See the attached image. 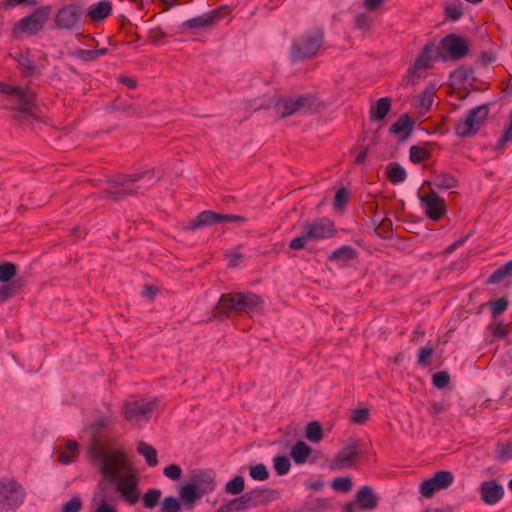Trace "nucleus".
I'll return each mask as SVG.
<instances>
[{
	"instance_id": "34",
	"label": "nucleus",
	"mask_w": 512,
	"mask_h": 512,
	"mask_svg": "<svg viewBox=\"0 0 512 512\" xmlns=\"http://www.w3.org/2000/svg\"><path fill=\"white\" fill-rule=\"evenodd\" d=\"M512 273V260L507 262L504 266L497 269L495 272H493L488 280L487 283L489 284H497L502 282L507 276H509Z\"/></svg>"
},
{
	"instance_id": "15",
	"label": "nucleus",
	"mask_w": 512,
	"mask_h": 512,
	"mask_svg": "<svg viewBox=\"0 0 512 512\" xmlns=\"http://www.w3.org/2000/svg\"><path fill=\"white\" fill-rule=\"evenodd\" d=\"M420 202L427 217L438 221L446 214V202L435 191L431 190L420 196Z\"/></svg>"
},
{
	"instance_id": "5",
	"label": "nucleus",
	"mask_w": 512,
	"mask_h": 512,
	"mask_svg": "<svg viewBox=\"0 0 512 512\" xmlns=\"http://www.w3.org/2000/svg\"><path fill=\"white\" fill-rule=\"evenodd\" d=\"M158 405V398L128 401L122 405L121 413L126 421L134 425H140L152 417Z\"/></svg>"
},
{
	"instance_id": "50",
	"label": "nucleus",
	"mask_w": 512,
	"mask_h": 512,
	"mask_svg": "<svg viewBox=\"0 0 512 512\" xmlns=\"http://www.w3.org/2000/svg\"><path fill=\"white\" fill-rule=\"evenodd\" d=\"M81 507V499L79 497H73L67 502L63 503L61 512H79Z\"/></svg>"
},
{
	"instance_id": "23",
	"label": "nucleus",
	"mask_w": 512,
	"mask_h": 512,
	"mask_svg": "<svg viewBox=\"0 0 512 512\" xmlns=\"http://www.w3.org/2000/svg\"><path fill=\"white\" fill-rule=\"evenodd\" d=\"M191 483L197 486V489L203 495L212 492L215 489V481L213 473L210 471L198 470L194 471L191 476Z\"/></svg>"
},
{
	"instance_id": "11",
	"label": "nucleus",
	"mask_w": 512,
	"mask_h": 512,
	"mask_svg": "<svg viewBox=\"0 0 512 512\" xmlns=\"http://www.w3.org/2000/svg\"><path fill=\"white\" fill-rule=\"evenodd\" d=\"M246 218L239 215L231 214H220L210 210L199 213L188 225L187 229L195 230L203 226H209L216 223H230L234 222L237 224L245 223Z\"/></svg>"
},
{
	"instance_id": "13",
	"label": "nucleus",
	"mask_w": 512,
	"mask_h": 512,
	"mask_svg": "<svg viewBox=\"0 0 512 512\" xmlns=\"http://www.w3.org/2000/svg\"><path fill=\"white\" fill-rule=\"evenodd\" d=\"M49 14V6L38 8L32 14L22 18L19 21L17 28L27 35H35L42 30L49 18Z\"/></svg>"
},
{
	"instance_id": "35",
	"label": "nucleus",
	"mask_w": 512,
	"mask_h": 512,
	"mask_svg": "<svg viewBox=\"0 0 512 512\" xmlns=\"http://www.w3.org/2000/svg\"><path fill=\"white\" fill-rule=\"evenodd\" d=\"M431 47L426 45L419 55L416 57L414 65L416 68L421 70H426L431 67L432 57H431Z\"/></svg>"
},
{
	"instance_id": "25",
	"label": "nucleus",
	"mask_w": 512,
	"mask_h": 512,
	"mask_svg": "<svg viewBox=\"0 0 512 512\" xmlns=\"http://www.w3.org/2000/svg\"><path fill=\"white\" fill-rule=\"evenodd\" d=\"M390 133L400 135L401 140H407L413 131V121L408 114H402L389 129Z\"/></svg>"
},
{
	"instance_id": "21",
	"label": "nucleus",
	"mask_w": 512,
	"mask_h": 512,
	"mask_svg": "<svg viewBox=\"0 0 512 512\" xmlns=\"http://www.w3.org/2000/svg\"><path fill=\"white\" fill-rule=\"evenodd\" d=\"M504 495L502 485L494 480L484 481L480 486V496L487 505H494L501 500Z\"/></svg>"
},
{
	"instance_id": "64",
	"label": "nucleus",
	"mask_w": 512,
	"mask_h": 512,
	"mask_svg": "<svg viewBox=\"0 0 512 512\" xmlns=\"http://www.w3.org/2000/svg\"><path fill=\"white\" fill-rule=\"evenodd\" d=\"M65 446L71 453H76L79 444L75 440H67Z\"/></svg>"
},
{
	"instance_id": "7",
	"label": "nucleus",
	"mask_w": 512,
	"mask_h": 512,
	"mask_svg": "<svg viewBox=\"0 0 512 512\" xmlns=\"http://www.w3.org/2000/svg\"><path fill=\"white\" fill-rule=\"evenodd\" d=\"M145 177H149V182L152 185L156 182L157 179H154V171H145V172H137L131 175L127 174H119L114 178L109 180L111 188L107 190V196L109 198L118 200L127 195L136 194L137 190L133 188L126 187V184L130 182H135Z\"/></svg>"
},
{
	"instance_id": "27",
	"label": "nucleus",
	"mask_w": 512,
	"mask_h": 512,
	"mask_svg": "<svg viewBox=\"0 0 512 512\" xmlns=\"http://www.w3.org/2000/svg\"><path fill=\"white\" fill-rule=\"evenodd\" d=\"M391 110V99L383 97L376 101L370 108V119L373 121L383 120Z\"/></svg>"
},
{
	"instance_id": "29",
	"label": "nucleus",
	"mask_w": 512,
	"mask_h": 512,
	"mask_svg": "<svg viewBox=\"0 0 512 512\" xmlns=\"http://www.w3.org/2000/svg\"><path fill=\"white\" fill-rule=\"evenodd\" d=\"M137 451L145 458L148 466L155 467L158 464L157 451L151 445L141 441L137 445Z\"/></svg>"
},
{
	"instance_id": "24",
	"label": "nucleus",
	"mask_w": 512,
	"mask_h": 512,
	"mask_svg": "<svg viewBox=\"0 0 512 512\" xmlns=\"http://www.w3.org/2000/svg\"><path fill=\"white\" fill-rule=\"evenodd\" d=\"M356 503L362 510H373L377 507L378 498L370 486H363L355 495Z\"/></svg>"
},
{
	"instance_id": "58",
	"label": "nucleus",
	"mask_w": 512,
	"mask_h": 512,
	"mask_svg": "<svg viewBox=\"0 0 512 512\" xmlns=\"http://www.w3.org/2000/svg\"><path fill=\"white\" fill-rule=\"evenodd\" d=\"M58 460L63 464H70L76 460V453L60 451L58 453Z\"/></svg>"
},
{
	"instance_id": "55",
	"label": "nucleus",
	"mask_w": 512,
	"mask_h": 512,
	"mask_svg": "<svg viewBox=\"0 0 512 512\" xmlns=\"http://www.w3.org/2000/svg\"><path fill=\"white\" fill-rule=\"evenodd\" d=\"M463 12L460 6L450 5L445 8V15L452 21L458 20L462 16Z\"/></svg>"
},
{
	"instance_id": "3",
	"label": "nucleus",
	"mask_w": 512,
	"mask_h": 512,
	"mask_svg": "<svg viewBox=\"0 0 512 512\" xmlns=\"http://www.w3.org/2000/svg\"><path fill=\"white\" fill-rule=\"evenodd\" d=\"M335 234L334 223L328 218H319L307 223L303 227L302 233L290 241L289 247L292 250L304 249L309 242L330 238Z\"/></svg>"
},
{
	"instance_id": "17",
	"label": "nucleus",
	"mask_w": 512,
	"mask_h": 512,
	"mask_svg": "<svg viewBox=\"0 0 512 512\" xmlns=\"http://www.w3.org/2000/svg\"><path fill=\"white\" fill-rule=\"evenodd\" d=\"M116 499L110 497L109 487L105 483L98 484L91 502L94 512H117L115 509Z\"/></svg>"
},
{
	"instance_id": "33",
	"label": "nucleus",
	"mask_w": 512,
	"mask_h": 512,
	"mask_svg": "<svg viewBox=\"0 0 512 512\" xmlns=\"http://www.w3.org/2000/svg\"><path fill=\"white\" fill-rule=\"evenodd\" d=\"M409 158L411 162L420 164L430 158V152L425 147L413 145L409 150Z\"/></svg>"
},
{
	"instance_id": "20",
	"label": "nucleus",
	"mask_w": 512,
	"mask_h": 512,
	"mask_svg": "<svg viewBox=\"0 0 512 512\" xmlns=\"http://www.w3.org/2000/svg\"><path fill=\"white\" fill-rule=\"evenodd\" d=\"M17 273L14 263L6 262L0 265V302H4L13 295V288L8 284Z\"/></svg>"
},
{
	"instance_id": "54",
	"label": "nucleus",
	"mask_w": 512,
	"mask_h": 512,
	"mask_svg": "<svg viewBox=\"0 0 512 512\" xmlns=\"http://www.w3.org/2000/svg\"><path fill=\"white\" fill-rule=\"evenodd\" d=\"M182 470L179 465L172 464L164 468L163 474L171 479V480H178L181 476Z\"/></svg>"
},
{
	"instance_id": "16",
	"label": "nucleus",
	"mask_w": 512,
	"mask_h": 512,
	"mask_svg": "<svg viewBox=\"0 0 512 512\" xmlns=\"http://www.w3.org/2000/svg\"><path fill=\"white\" fill-rule=\"evenodd\" d=\"M359 457V441L350 440L332 461L331 467L335 470L352 467Z\"/></svg>"
},
{
	"instance_id": "6",
	"label": "nucleus",
	"mask_w": 512,
	"mask_h": 512,
	"mask_svg": "<svg viewBox=\"0 0 512 512\" xmlns=\"http://www.w3.org/2000/svg\"><path fill=\"white\" fill-rule=\"evenodd\" d=\"M26 493L22 485L13 479L0 478V512H9L20 507Z\"/></svg>"
},
{
	"instance_id": "56",
	"label": "nucleus",
	"mask_w": 512,
	"mask_h": 512,
	"mask_svg": "<svg viewBox=\"0 0 512 512\" xmlns=\"http://www.w3.org/2000/svg\"><path fill=\"white\" fill-rule=\"evenodd\" d=\"M112 424V420L108 417H100L93 424V429L95 433H99L102 429L110 426Z\"/></svg>"
},
{
	"instance_id": "51",
	"label": "nucleus",
	"mask_w": 512,
	"mask_h": 512,
	"mask_svg": "<svg viewBox=\"0 0 512 512\" xmlns=\"http://www.w3.org/2000/svg\"><path fill=\"white\" fill-rule=\"evenodd\" d=\"M450 376L447 372H436L432 377V383L436 388H444L448 385Z\"/></svg>"
},
{
	"instance_id": "31",
	"label": "nucleus",
	"mask_w": 512,
	"mask_h": 512,
	"mask_svg": "<svg viewBox=\"0 0 512 512\" xmlns=\"http://www.w3.org/2000/svg\"><path fill=\"white\" fill-rule=\"evenodd\" d=\"M433 184L437 188L452 189L457 186L458 181L452 174L440 173L435 175L433 179Z\"/></svg>"
},
{
	"instance_id": "41",
	"label": "nucleus",
	"mask_w": 512,
	"mask_h": 512,
	"mask_svg": "<svg viewBox=\"0 0 512 512\" xmlns=\"http://www.w3.org/2000/svg\"><path fill=\"white\" fill-rule=\"evenodd\" d=\"M354 257V249L350 246H342L336 250H334L331 255L329 256V259L331 261L334 260H349Z\"/></svg>"
},
{
	"instance_id": "36",
	"label": "nucleus",
	"mask_w": 512,
	"mask_h": 512,
	"mask_svg": "<svg viewBox=\"0 0 512 512\" xmlns=\"http://www.w3.org/2000/svg\"><path fill=\"white\" fill-rule=\"evenodd\" d=\"M180 497L183 501L187 503H192L199 497H201L203 494L200 493V491L197 489V486L193 485L192 483L184 485L180 492Z\"/></svg>"
},
{
	"instance_id": "62",
	"label": "nucleus",
	"mask_w": 512,
	"mask_h": 512,
	"mask_svg": "<svg viewBox=\"0 0 512 512\" xmlns=\"http://www.w3.org/2000/svg\"><path fill=\"white\" fill-rule=\"evenodd\" d=\"M120 82L124 85H126L127 87H129L130 89H134L136 87V80L132 77H128V76H121L119 78Z\"/></svg>"
},
{
	"instance_id": "22",
	"label": "nucleus",
	"mask_w": 512,
	"mask_h": 512,
	"mask_svg": "<svg viewBox=\"0 0 512 512\" xmlns=\"http://www.w3.org/2000/svg\"><path fill=\"white\" fill-rule=\"evenodd\" d=\"M221 18V10L214 9L202 15L186 20L182 23V27L186 29H197L210 27L216 24Z\"/></svg>"
},
{
	"instance_id": "32",
	"label": "nucleus",
	"mask_w": 512,
	"mask_h": 512,
	"mask_svg": "<svg viewBox=\"0 0 512 512\" xmlns=\"http://www.w3.org/2000/svg\"><path fill=\"white\" fill-rule=\"evenodd\" d=\"M387 177L391 183L398 184L406 179L407 173L402 166L392 163L387 167Z\"/></svg>"
},
{
	"instance_id": "1",
	"label": "nucleus",
	"mask_w": 512,
	"mask_h": 512,
	"mask_svg": "<svg viewBox=\"0 0 512 512\" xmlns=\"http://www.w3.org/2000/svg\"><path fill=\"white\" fill-rule=\"evenodd\" d=\"M90 460L98 465L104 479L114 485L118 497L130 506L136 505L141 498L140 476L120 448L105 450L97 435H93L88 448Z\"/></svg>"
},
{
	"instance_id": "14",
	"label": "nucleus",
	"mask_w": 512,
	"mask_h": 512,
	"mask_svg": "<svg viewBox=\"0 0 512 512\" xmlns=\"http://www.w3.org/2000/svg\"><path fill=\"white\" fill-rule=\"evenodd\" d=\"M453 480L454 476L450 471H438L431 478L421 483L420 494L424 498H431L435 492L449 487Z\"/></svg>"
},
{
	"instance_id": "59",
	"label": "nucleus",
	"mask_w": 512,
	"mask_h": 512,
	"mask_svg": "<svg viewBox=\"0 0 512 512\" xmlns=\"http://www.w3.org/2000/svg\"><path fill=\"white\" fill-rule=\"evenodd\" d=\"M230 504H231L233 512H243V511L247 510L245 508L244 503L242 502V499L240 496L233 498L230 501Z\"/></svg>"
},
{
	"instance_id": "63",
	"label": "nucleus",
	"mask_w": 512,
	"mask_h": 512,
	"mask_svg": "<svg viewBox=\"0 0 512 512\" xmlns=\"http://www.w3.org/2000/svg\"><path fill=\"white\" fill-rule=\"evenodd\" d=\"M468 238V236L464 237V238H461L457 241H455L453 244H451L447 249H446V252L447 253H451L452 251H454L456 248H458L460 245H462L465 240Z\"/></svg>"
},
{
	"instance_id": "45",
	"label": "nucleus",
	"mask_w": 512,
	"mask_h": 512,
	"mask_svg": "<svg viewBox=\"0 0 512 512\" xmlns=\"http://www.w3.org/2000/svg\"><path fill=\"white\" fill-rule=\"evenodd\" d=\"M512 141V111L509 114V122L501 138L498 141L497 149L503 150L508 142Z\"/></svg>"
},
{
	"instance_id": "57",
	"label": "nucleus",
	"mask_w": 512,
	"mask_h": 512,
	"mask_svg": "<svg viewBox=\"0 0 512 512\" xmlns=\"http://www.w3.org/2000/svg\"><path fill=\"white\" fill-rule=\"evenodd\" d=\"M384 3H385V0H364L362 5L368 11H376Z\"/></svg>"
},
{
	"instance_id": "10",
	"label": "nucleus",
	"mask_w": 512,
	"mask_h": 512,
	"mask_svg": "<svg viewBox=\"0 0 512 512\" xmlns=\"http://www.w3.org/2000/svg\"><path fill=\"white\" fill-rule=\"evenodd\" d=\"M274 108L276 113L282 118L300 111L313 112L315 110L314 99L307 94L300 95L296 98H280L275 102Z\"/></svg>"
},
{
	"instance_id": "53",
	"label": "nucleus",
	"mask_w": 512,
	"mask_h": 512,
	"mask_svg": "<svg viewBox=\"0 0 512 512\" xmlns=\"http://www.w3.org/2000/svg\"><path fill=\"white\" fill-rule=\"evenodd\" d=\"M349 193L345 188L339 189L335 194L334 206L341 209L348 201Z\"/></svg>"
},
{
	"instance_id": "4",
	"label": "nucleus",
	"mask_w": 512,
	"mask_h": 512,
	"mask_svg": "<svg viewBox=\"0 0 512 512\" xmlns=\"http://www.w3.org/2000/svg\"><path fill=\"white\" fill-rule=\"evenodd\" d=\"M261 303V297L254 293H228L220 297L217 310L220 314L230 316L235 312H251Z\"/></svg>"
},
{
	"instance_id": "12",
	"label": "nucleus",
	"mask_w": 512,
	"mask_h": 512,
	"mask_svg": "<svg viewBox=\"0 0 512 512\" xmlns=\"http://www.w3.org/2000/svg\"><path fill=\"white\" fill-rule=\"evenodd\" d=\"M81 9L76 4L62 6L55 15V28L60 30H73L80 26Z\"/></svg>"
},
{
	"instance_id": "47",
	"label": "nucleus",
	"mask_w": 512,
	"mask_h": 512,
	"mask_svg": "<svg viewBox=\"0 0 512 512\" xmlns=\"http://www.w3.org/2000/svg\"><path fill=\"white\" fill-rule=\"evenodd\" d=\"M487 305L491 308V314L496 317L503 313L508 307V301L504 298L489 301Z\"/></svg>"
},
{
	"instance_id": "30",
	"label": "nucleus",
	"mask_w": 512,
	"mask_h": 512,
	"mask_svg": "<svg viewBox=\"0 0 512 512\" xmlns=\"http://www.w3.org/2000/svg\"><path fill=\"white\" fill-rule=\"evenodd\" d=\"M311 454V448L304 442H297L291 449V457L297 464L304 463Z\"/></svg>"
},
{
	"instance_id": "42",
	"label": "nucleus",
	"mask_w": 512,
	"mask_h": 512,
	"mask_svg": "<svg viewBox=\"0 0 512 512\" xmlns=\"http://www.w3.org/2000/svg\"><path fill=\"white\" fill-rule=\"evenodd\" d=\"M274 469L276 473L280 476L285 475L289 472L291 463L288 457L286 456H277L273 460Z\"/></svg>"
},
{
	"instance_id": "38",
	"label": "nucleus",
	"mask_w": 512,
	"mask_h": 512,
	"mask_svg": "<svg viewBox=\"0 0 512 512\" xmlns=\"http://www.w3.org/2000/svg\"><path fill=\"white\" fill-rule=\"evenodd\" d=\"M16 62L20 69L25 72L27 75H31L34 72V62L30 58L28 53H19L15 57Z\"/></svg>"
},
{
	"instance_id": "9",
	"label": "nucleus",
	"mask_w": 512,
	"mask_h": 512,
	"mask_svg": "<svg viewBox=\"0 0 512 512\" xmlns=\"http://www.w3.org/2000/svg\"><path fill=\"white\" fill-rule=\"evenodd\" d=\"M489 114L487 105H479L471 109L465 117L460 118L455 125V133L459 137H469L477 133Z\"/></svg>"
},
{
	"instance_id": "40",
	"label": "nucleus",
	"mask_w": 512,
	"mask_h": 512,
	"mask_svg": "<svg viewBox=\"0 0 512 512\" xmlns=\"http://www.w3.org/2000/svg\"><path fill=\"white\" fill-rule=\"evenodd\" d=\"M322 428L317 421L308 423L306 428V437L311 442H319L322 439Z\"/></svg>"
},
{
	"instance_id": "43",
	"label": "nucleus",
	"mask_w": 512,
	"mask_h": 512,
	"mask_svg": "<svg viewBox=\"0 0 512 512\" xmlns=\"http://www.w3.org/2000/svg\"><path fill=\"white\" fill-rule=\"evenodd\" d=\"M249 475L258 481H264L268 479L269 472L264 464H256L249 467Z\"/></svg>"
},
{
	"instance_id": "19",
	"label": "nucleus",
	"mask_w": 512,
	"mask_h": 512,
	"mask_svg": "<svg viewBox=\"0 0 512 512\" xmlns=\"http://www.w3.org/2000/svg\"><path fill=\"white\" fill-rule=\"evenodd\" d=\"M245 508L252 509L265 505L273 500V491L270 489H254L240 495Z\"/></svg>"
},
{
	"instance_id": "37",
	"label": "nucleus",
	"mask_w": 512,
	"mask_h": 512,
	"mask_svg": "<svg viewBox=\"0 0 512 512\" xmlns=\"http://www.w3.org/2000/svg\"><path fill=\"white\" fill-rule=\"evenodd\" d=\"M245 488V480L242 476H235L225 484V492L230 495H239Z\"/></svg>"
},
{
	"instance_id": "60",
	"label": "nucleus",
	"mask_w": 512,
	"mask_h": 512,
	"mask_svg": "<svg viewBox=\"0 0 512 512\" xmlns=\"http://www.w3.org/2000/svg\"><path fill=\"white\" fill-rule=\"evenodd\" d=\"M418 70L420 69L416 68L414 64L411 68H409L407 75V81L409 84L414 85L415 81L420 77V75L418 74Z\"/></svg>"
},
{
	"instance_id": "46",
	"label": "nucleus",
	"mask_w": 512,
	"mask_h": 512,
	"mask_svg": "<svg viewBox=\"0 0 512 512\" xmlns=\"http://www.w3.org/2000/svg\"><path fill=\"white\" fill-rule=\"evenodd\" d=\"M354 21L356 28L364 32L369 31L372 27V20L370 16L365 13L356 14Z\"/></svg>"
},
{
	"instance_id": "8",
	"label": "nucleus",
	"mask_w": 512,
	"mask_h": 512,
	"mask_svg": "<svg viewBox=\"0 0 512 512\" xmlns=\"http://www.w3.org/2000/svg\"><path fill=\"white\" fill-rule=\"evenodd\" d=\"M324 31L315 29L304 34L292 47V59L294 61L311 58L317 54L323 45Z\"/></svg>"
},
{
	"instance_id": "52",
	"label": "nucleus",
	"mask_w": 512,
	"mask_h": 512,
	"mask_svg": "<svg viewBox=\"0 0 512 512\" xmlns=\"http://www.w3.org/2000/svg\"><path fill=\"white\" fill-rule=\"evenodd\" d=\"M369 419V410L367 408L354 409L351 414V421L354 423H364Z\"/></svg>"
},
{
	"instance_id": "39",
	"label": "nucleus",
	"mask_w": 512,
	"mask_h": 512,
	"mask_svg": "<svg viewBox=\"0 0 512 512\" xmlns=\"http://www.w3.org/2000/svg\"><path fill=\"white\" fill-rule=\"evenodd\" d=\"M161 497V491L157 488L148 489L143 495L144 506L152 509L156 506Z\"/></svg>"
},
{
	"instance_id": "28",
	"label": "nucleus",
	"mask_w": 512,
	"mask_h": 512,
	"mask_svg": "<svg viewBox=\"0 0 512 512\" xmlns=\"http://www.w3.org/2000/svg\"><path fill=\"white\" fill-rule=\"evenodd\" d=\"M435 86L429 85L420 95L418 99V106L420 108V112L422 114L427 113L434 102V96H435Z\"/></svg>"
},
{
	"instance_id": "49",
	"label": "nucleus",
	"mask_w": 512,
	"mask_h": 512,
	"mask_svg": "<svg viewBox=\"0 0 512 512\" xmlns=\"http://www.w3.org/2000/svg\"><path fill=\"white\" fill-rule=\"evenodd\" d=\"M434 352V348L430 346H425L420 348L418 352V364L421 366H427L430 364V357Z\"/></svg>"
},
{
	"instance_id": "61",
	"label": "nucleus",
	"mask_w": 512,
	"mask_h": 512,
	"mask_svg": "<svg viewBox=\"0 0 512 512\" xmlns=\"http://www.w3.org/2000/svg\"><path fill=\"white\" fill-rule=\"evenodd\" d=\"M507 334H508V329H507L506 325H504L502 323H498L495 326L494 335H496L498 337H505Z\"/></svg>"
},
{
	"instance_id": "26",
	"label": "nucleus",
	"mask_w": 512,
	"mask_h": 512,
	"mask_svg": "<svg viewBox=\"0 0 512 512\" xmlns=\"http://www.w3.org/2000/svg\"><path fill=\"white\" fill-rule=\"evenodd\" d=\"M112 11L111 2L107 0L99 1L97 3H93L89 6L87 10V16L93 22L102 21L106 17L110 15Z\"/></svg>"
},
{
	"instance_id": "18",
	"label": "nucleus",
	"mask_w": 512,
	"mask_h": 512,
	"mask_svg": "<svg viewBox=\"0 0 512 512\" xmlns=\"http://www.w3.org/2000/svg\"><path fill=\"white\" fill-rule=\"evenodd\" d=\"M441 47L449 53L450 58L453 60L463 58L468 52L466 41L454 34H449L444 37L441 42Z\"/></svg>"
},
{
	"instance_id": "44",
	"label": "nucleus",
	"mask_w": 512,
	"mask_h": 512,
	"mask_svg": "<svg viewBox=\"0 0 512 512\" xmlns=\"http://www.w3.org/2000/svg\"><path fill=\"white\" fill-rule=\"evenodd\" d=\"M352 486V480L349 477H337L331 483V487L334 490L344 493L349 492Z\"/></svg>"
},
{
	"instance_id": "2",
	"label": "nucleus",
	"mask_w": 512,
	"mask_h": 512,
	"mask_svg": "<svg viewBox=\"0 0 512 512\" xmlns=\"http://www.w3.org/2000/svg\"><path fill=\"white\" fill-rule=\"evenodd\" d=\"M0 93L17 101L10 107L14 120L22 125L38 120L35 94L28 85H20L13 79L0 81Z\"/></svg>"
},
{
	"instance_id": "48",
	"label": "nucleus",
	"mask_w": 512,
	"mask_h": 512,
	"mask_svg": "<svg viewBox=\"0 0 512 512\" xmlns=\"http://www.w3.org/2000/svg\"><path fill=\"white\" fill-rule=\"evenodd\" d=\"M181 509L180 502L172 496L164 498L162 502V512H179Z\"/></svg>"
}]
</instances>
